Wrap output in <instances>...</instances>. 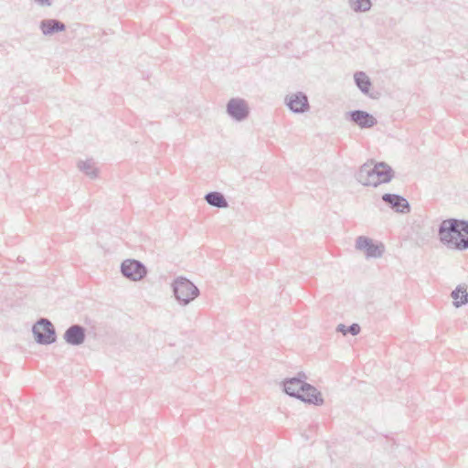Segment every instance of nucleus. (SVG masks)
Here are the masks:
<instances>
[{
	"label": "nucleus",
	"instance_id": "13",
	"mask_svg": "<svg viewBox=\"0 0 468 468\" xmlns=\"http://www.w3.org/2000/svg\"><path fill=\"white\" fill-rule=\"evenodd\" d=\"M63 338L69 345L80 346L86 339V329L80 324H72L65 331Z\"/></svg>",
	"mask_w": 468,
	"mask_h": 468
},
{
	"label": "nucleus",
	"instance_id": "21",
	"mask_svg": "<svg viewBox=\"0 0 468 468\" xmlns=\"http://www.w3.org/2000/svg\"><path fill=\"white\" fill-rule=\"evenodd\" d=\"M34 1L41 6H51L53 0H34Z\"/></svg>",
	"mask_w": 468,
	"mask_h": 468
},
{
	"label": "nucleus",
	"instance_id": "20",
	"mask_svg": "<svg viewBox=\"0 0 468 468\" xmlns=\"http://www.w3.org/2000/svg\"><path fill=\"white\" fill-rule=\"evenodd\" d=\"M360 325L358 324H352L346 326L343 324H339L336 327V332L342 333L344 335L351 334L352 335H357L360 333Z\"/></svg>",
	"mask_w": 468,
	"mask_h": 468
},
{
	"label": "nucleus",
	"instance_id": "1",
	"mask_svg": "<svg viewBox=\"0 0 468 468\" xmlns=\"http://www.w3.org/2000/svg\"><path fill=\"white\" fill-rule=\"evenodd\" d=\"M438 235L440 241L448 248L458 250L468 249V221L465 219L442 220L438 229Z\"/></svg>",
	"mask_w": 468,
	"mask_h": 468
},
{
	"label": "nucleus",
	"instance_id": "14",
	"mask_svg": "<svg viewBox=\"0 0 468 468\" xmlns=\"http://www.w3.org/2000/svg\"><path fill=\"white\" fill-rule=\"evenodd\" d=\"M39 28L44 36H51L66 29V25L58 19H44L40 22Z\"/></svg>",
	"mask_w": 468,
	"mask_h": 468
},
{
	"label": "nucleus",
	"instance_id": "9",
	"mask_svg": "<svg viewBox=\"0 0 468 468\" xmlns=\"http://www.w3.org/2000/svg\"><path fill=\"white\" fill-rule=\"evenodd\" d=\"M307 376L303 372H299L295 377L287 378L282 381L283 391L293 398L300 395L301 390L306 383Z\"/></svg>",
	"mask_w": 468,
	"mask_h": 468
},
{
	"label": "nucleus",
	"instance_id": "5",
	"mask_svg": "<svg viewBox=\"0 0 468 468\" xmlns=\"http://www.w3.org/2000/svg\"><path fill=\"white\" fill-rule=\"evenodd\" d=\"M121 272L126 279L133 282H139L147 275V269L140 261L127 259L121 264Z\"/></svg>",
	"mask_w": 468,
	"mask_h": 468
},
{
	"label": "nucleus",
	"instance_id": "19",
	"mask_svg": "<svg viewBox=\"0 0 468 468\" xmlns=\"http://www.w3.org/2000/svg\"><path fill=\"white\" fill-rule=\"evenodd\" d=\"M351 9L356 13L367 12L372 6L371 0H349Z\"/></svg>",
	"mask_w": 468,
	"mask_h": 468
},
{
	"label": "nucleus",
	"instance_id": "11",
	"mask_svg": "<svg viewBox=\"0 0 468 468\" xmlns=\"http://www.w3.org/2000/svg\"><path fill=\"white\" fill-rule=\"evenodd\" d=\"M382 200L397 213L408 214L410 212L409 201L400 195L386 193L382 195Z\"/></svg>",
	"mask_w": 468,
	"mask_h": 468
},
{
	"label": "nucleus",
	"instance_id": "3",
	"mask_svg": "<svg viewBox=\"0 0 468 468\" xmlns=\"http://www.w3.org/2000/svg\"><path fill=\"white\" fill-rule=\"evenodd\" d=\"M173 293L181 305H187L199 295V289L183 276L176 278L172 283Z\"/></svg>",
	"mask_w": 468,
	"mask_h": 468
},
{
	"label": "nucleus",
	"instance_id": "4",
	"mask_svg": "<svg viewBox=\"0 0 468 468\" xmlns=\"http://www.w3.org/2000/svg\"><path fill=\"white\" fill-rule=\"evenodd\" d=\"M32 333L36 342L39 345H50L57 340L55 327L47 318H40L33 325Z\"/></svg>",
	"mask_w": 468,
	"mask_h": 468
},
{
	"label": "nucleus",
	"instance_id": "8",
	"mask_svg": "<svg viewBox=\"0 0 468 468\" xmlns=\"http://www.w3.org/2000/svg\"><path fill=\"white\" fill-rule=\"evenodd\" d=\"M346 119L354 122L361 129L372 128L378 123L377 119L363 110H354L346 113Z\"/></svg>",
	"mask_w": 468,
	"mask_h": 468
},
{
	"label": "nucleus",
	"instance_id": "6",
	"mask_svg": "<svg viewBox=\"0 0 468 468\" xmlns=\"http://www.w3.org/2000/svg\"><path fill=\"white\" fill-rule=\"evenodd\" d=\"M355 248L356 250L364 251L367 258H381L385 247L382 243H375L372 239L367 236H358L356 239Z\"/></svg>",
	"mask_w": 468,
	"mask_h": 468
},
{
	"label": "nucleus",
	"instance_id": "10",
	"mask_svg": "<svg viewBox=\"0 0 468 468\" xmlns=\"http://www.w3.org/2000/svg\"><path fill=\"white\" fill-rule=\"evenodd\" d=\"M285 103L294 113H303L310 108L308 97L302 91L287 95L285 97Z\"/></svg>",
	"mask_w": 468,
	"mask_h": 468
},
{
	"label": "nucleus",
	"instance_id": "17",
	"mask_svg": "<svg viewBox=\"0 0 468 468\" xmlns=\"http://www.w3.org/2000/svg\"><path fill=\"white\" fill-rule=\"evenodd\" d=\"M452 297L453 299V305L455 307H461L468 303V292L466 288L459 285L452 292Z\"/></svg>",
	"mask_w": 468,
	"mask_h": 468
},
{
	"label": "nucleus",
	"instance_id": "18",
	"mask_svg": "<svg viewBox=\"0 0 468 468\" xmlns=\"http://www.w3.org/2000/svg\"><path fill=\"white\" fill-rule=\"evenodd\" d=\"M78 168L91 179L98 176V169L91 160L80 161L78 163Z\"/></svg>",
	"mask_w": 468,
	"mask_h": 468
},
{
	"label": "nucleus",
	"instance_id": "16",
	"mask_svg": "<svg viewBox=\"0 0 468 468\" xmlns=\"http://www.w3.org/2000/svg\"><path fill=\"white\" fill-rule=\"evenodd\" d=\"M355 83L364 94H368L371 81L368 76L363 71H357L354 75Z\"/></svg>",
	"mask_w": 468,
	"mask_h": 468
},
{
	"label": "nucleus",
	"instance_id": "15",
	"mask_svg": "<svg viewBox=\"0 0 468 468\" xmlns=\"http://www.w3.org/2000/svg\"><path fill=\"white\" fill-rule=\"evenodd\" d=\"M204 199L208 205L218 208H226L229 207V203L224 195L218 191H211L206 194Z\"/></svg>",
	"mask_w": 468,
	"mask_h": 468
},
{
	"label": "nucleus",
	"instance_id": "2",
	"mask_svg": "<svg viewBox=\"0 0 468 468\" xmlns=\"http://www.w3.org/2000/svg\"><path fill=\"white\" fill-rule=\"evenodd\" d=\"M393 177V169L384 162L374 163L371 161L365 163L356 174L357 182L363 186L374 187L390 182Z\"/></svg>",
	"mask_w": 468,
	"mask_h": 468
},
{
	"label": "nucleus",
	"instance_id": "7",
	"mask_svg": "<svg viewBox=\"0 0 468 468\" xmlns=\"http://www.w3.org/2000/svg\"><path fill=\"white\" fill-rule=\"evenodd\" d=\"M227 113L235 121L241 122L248 118L250 110L245 100L232 98L227 104Z\"/></svg>",
	"mask_w": 468,
	"mask_h": 468
},
{
	"label": "nucleus",
	"instance_id": "12",
	"mask_svg": "<svg viewBox=\"0 0 468 468\" xmlns=\"http://www.w3.org/2000/svg\"><path fill=\"white\" fill-rule=\"evenodd\" d=\"M303 387L300 395L297 397L298 399L315 406L324 404V400L322 393L314 386L306 382Z\"/></svg>",
	"mask_w": 468,
	"mask_h": 468
}]
</instances>
